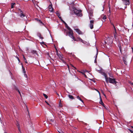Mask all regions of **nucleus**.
Here are the masks:
<instances>
[{
  "instance_id": "obj_1",
  "label": "nucleus",
  "mask_w": 133,
  "mask_h": 133,
  "mask_svg": "<svg viewBox=\"0 0 133 133\" xmlns=\"http://www.w3.org/2000/svg\"><path fill=\"white\" fill-rule=\"evenodd\" d=\"M73 11L74 13L77 15L81 17L82 16V14L81 13V10H77L75 7H74L73 8Z\"/></svg>"
},
{
  "instance_id": "obj_2",
  "label": "nucleus",
  "mask_w": 133,
  "mask_h": 133,
  "mask_svg": "<svg viewBox=\"0 0 133 133\" xmlns=\"http://www.w3.org/2000/svg\"><path fill=\"white\" fill-rule=\"evenodd\" d=\"M67 29L69 30V31L67 32V34H68V36L71 38H74V34L72 30L69 27H68V28H67Z\"/></svg>"
},
{
  "instance_id": "obj_3",
  "label": "nucleus",
  "mask_w": 133,
  "mask_h": 133,
  "mask_svg": "<svg viewBox=\"0 0 133 133\" xmlns=\"http://www.w3.org/2000/svg\"><path fill=\"white\" fill-rule=\"evenodd\" d=\"M108 81L110 83L113 84L115 85H116L117 82L115 80V79L114 78H112L109 77L108 79Z\"/></svg>"
},
{
  "instance_id": "obj_4",
  "label": "nucleus",
  "mask_w": 133,
  "mask_h": 133,
  "mask_svg": "<svg viewBox=\"0 0 133 133\" xmlns=\"http://www.w3.org/2000/svg\"><path fill=\"white\" fill-rule=\"evenodd\" d=\"M94 22V20H91L90 21V23L89 25V26L91 29H92L93 28Z\"/></svg>"
},
{
  "instance_id": "obj_5",
  "label": "nucleus",
  "mask_w": 133,
  "mask_h": 133,
  "mask_svg": "<svg viewBox=\"0 0 133 133\" xmlns=\"http://www.w3.org/2000/svg\"><path fill=\"white\" fill-rule=\"evenodd\" d=\"M19 10L20 12V14H19L20 16L22 18L24 19V18L25 17H26V18L25 15L23 14L22 11L21 10L19 9Z\"/></svg>"
},
{
  "instance_id": "obj_6",
  "label": "nucleus",
  "mask_w": 133,
  "mask_h": 133,
  "mask_svg": "<svg viewBox=\"0 0 133 133\" xmlns=\"http://www.w3.org/2000/svg\"><path fill=\"white\" fill-rule=\"evenodd\" d=\"M123 61L124 63L126 65H127V57L126 56H124L123 57Z\"/></svg>"
},
{
  "instance_id": "obj_7",
  "label": "nucleus",
  "mask_w": 133,
  "mask_h": 133,
  "mask_svg": "<svg viewBox=\"0 0 133 133\" xmlns=\"http://www.w3.org/2000/svg\"><path fill=\"white\" fill-rule=\"evenodd\" d=\"M103 75L105 77L106 82L107 83H108L109 82L108 80V79H109V78H108L107 75L106 74L105 72L103 73Z\"/></svg>"
},
{
  "instance_id": "obj_8",
  "label": "nucleus",
  "mask_w": 133,
  "mask_h": 133,
  "mask_svg": "<svg viewBox=\"0 0 133 133\" xmlns=\"http://www.w3.org/2000/svg\"><path fill=\"white\" fill-rule=\"evenodd\" d=\"M130 1H123V3L125 5H129L130 4Z\"/></svg>"
},
{
  "instance_id": "obj_9",
  "label": "nucleus",
  "mask_w": 133,
  "mask_h": 133,
  "mask_svg": "<svg viewBox=\"0 0 133 133\" xmlns=\"http://www.w3.org/2000/svg\"><path fill=\"white\" fill-rule=\"evenodd\" d=\"M56 49V50L57 51V53H56V55L58 56V57L60 59H62V58H63V57L61 56V54H58V52L57 51V49Z\"/></svg>"
},
{
  "instance_id": "obj_10",
  "label": "nucleus",
  "mask_w": 133,
  "mask_h": 133,
  "mask_svg": "<svg viewBox=\"0 0 133 133\" xmlns=\"http://www.w3.org/2000/svg\"><path fill=\"white\" fill-rule=\"evenodd\" d=\"M100 101H99V103L100 104H101L103 106V107H104V104L103 102V101H102V99L101 98V96H100Z\"/></svg>"
},
{
  "instance_id": "obj_11",
  "label": "nucleus",
  "mask_w": 133,
  "mask_h": 133,
  "mask_svg": "<svg viewBox=\"0 0 133 133\" xmlns=\"http://www.w3.org/2000/svg\"><path fill=\"white\" fill-rule=\"evenodd\" d=\"M76 31L79 34H82V32L80 30L78 29H75Z\"/></svg>"
},
{
  "instance_id": "obj_12",
  "label": "nucleus",
  "mask_w": 133,
  "mask_h": 133,
  "mask_svg": "<svg viewBox=\"0 0 133 133\" xmlns=\"http://www.w3.org/2000/svg\"><path fill=\"white\" fill-rule=\"evenodd\" d=\"M17 123L16 124V125L17 126V128L18 129V130L19 131V132L21 133V131L20 130V126L19 124V123L17 121Z\"/></svg>"
},
{
  "instance_id": "obj_13",
  "label": "nucleus",
  "mask_w": 133,
  "mask_h": 133,
  "mask_svg": "<svg viewBox=\"0 0 133 133\" xmlns=\"http://www.w3.org/2000/svg\"><path fill=\"white\" fill-rule=\"evenodd\" d=\"M49 11H52L53 9V8H52L51 5H49Z\"/></svg>"
},
{
  "instance_id": "obj_14",
  "label": "nucleus",
  "mask_w": 133,
  "mask_h": 133,
  "mask_svg": "<svg viewBox=\"0 0 133 133\" xmlns=\"http://www.w3.org/2000/svg\"><path fill=\"white\" fill-rule=\"evenodd\" d=\"M37 35L40 38H41L42 39H43V37L41 36V35L40 33H38L37 34Z\"/></svg>"
},
{
  "instance_id": "obj_15",
  "label": "nucleus",
  "mask_w": 133,
  "mask_h": 133,
  "mask_svg": "<svg viewBox=\"0 0 133 133\" xmlns=\"http://www.w3.org/2000/svg\"><path fill=\"white\" fill-rule=\"evenodd\" d=\"M65 58L64 57H63V58H62L60 59L62 61V62L65 64H66V62L65 61V59H64Z\"/></svg>"
},
{
  "instance_id": "obj_16",
  "label": "nucleus",
  "mask_w": 133,
  "mask_h": 133,
  "mask_svg": "<svg viewBox=\"0 0 133 133\" xmlns=\"http://www.w3.org/2000/svg\"><path fill=\"white\" fill-rule=\"evenodd\" d=\"M62 22L63 23H64V24H65V26L67 28H68V27H69L68 26V25L66 23V22L65 21H64L63 20L62 21Z\"/></svg>"
},
{
  "instance_id": "obj_17",
  "label": "nucleus",
  "mask_w": 133,
  "mask_h": 133,
  "mask_svg": "<svg viewBox=\"0 0 133 133\" xmlns=\"http://www.w3.org/2000/svg\"><path fill=\"white\" fill-rule=\"evenodd\" d=\"M31 53L33 54H37V51L36 50H32L31 51Z\"/></svg>"
},
{
  "instance_id": "obj_18",
  "label": "nucleus",
  "mask_w": 133,
  "mask_h": 133,
  "mask_svg": "<svg viewBox=\"0 0 133 133\" xmlns=\"http://www.w3.org/2000/svg\"><path fill=\"white\" fill-rule=\"evenodd\" d=\"M70 99H74V97H73V96L70 95H68Z\"/></svg>"
},
{
  "instance_id": "obj_19",
  "label": "nucleus",
  "mask_w": 133,
  "mask_h": 133,
  "mask_svg": "<svg viewBox=\"0 0 133 133\" xmlns=\"http://www.w3.org/2000/svg\"><path fill=\"white\" fill-rule=\"evenodd\" d=\"M77 98L80 101H81V102H82L83 103V101L81 98L80 97H79V96H78L77 97Z\"/></svg>"
},
{
  "instance_id": "obj_20",
  "label": "nucleus",
  "mask_w": 133,
  "mask_h": 133,
  "mask_svg": "<svg viewBox=\"0 0 133 133\" xmlns=\"http://www.w3.org/2000/svg\"><path fill=\"white\" fill-rule=\"evenodd\" d=\"M108 6L109 7V12L111 13V11L110 10V1H109L108 2Z\"/></svg>"
},
{
  "instance_id": "obj_21",
  "label": "nucleus",
  "mask_w": 133,
  "mask_h": 133,
  "mask_svg": "<svg viewBox=\"0 0 133 133\" xmlns=\"http://www.w3.org/2000/svg\"><path fill=\"white\" fill-rule=\"evenodd\" d=\"M15 5V3H12L11 4V8H14Z\"/></svg>"
},
{
  "instance_id": "obj_22",
  "label": "nucleus",
  "mask_w": 133,
  "mask_h": 133,
  "mask_svg": "<svg viewBox=\"0 0 133 133\" xmlns=\"http://www.w3.org/2000/svg\"><path fill=\"white\" fill-rule=\"evenodd\" d=\"M13 89H15L16 91L18 90V88L15 85H14V87H13Z\"/></svg>"
},
{
  "instance_id": "obj_23",
  "label": "nucleus",
  "mask_w": 133,
  "mask_h": 133,
  "mask_svg": "<svg viewBox=\"0 0 133 133\" xmlns=\"http://www.w3.org/2000/svg\"><path fill=\"white\" fill-rule=\"evenodd\" d=\"M56 14L57 15L58 17L60 16V14L59 12H58V11H56Z\"/></svg>"
},
{
  "instance_id": "obj_24",
  "label": "nucleus",
  "mask_w": 133,
  "mask_h": 133,
  "mask_svg": "<svg viewBox=\"0 0 133 133\" xmlns=\"http://www.w3.org/2000/svg\"><path fill=\"white\" fill-rule=\"evenodd\" d=\"M114 30H115V32H114V35L115 34L116 35L117 34V32L116 31V29L115 28V27L114 25Z\"/></svg>"
},
{
  "instance_id": "obj_25",
  "label": "nucleus",
  "mask_w": 133,
  "mask_h": 133,
  "mask_svg": "<svg viewBox=\"0 0 133 133\" xmlns=\"http://www.w3.org/2000/svg\"><path fill=\"white\" fill-rule=\"evenodd\" d=\"M43 95L44 96V97L46 99H47L48 98V96L46 94H43Z\"/></svg>"
},
{
  "instance_id": "obj_26",
  "label": "nucleus",
  "mask_w": 133,
  "mask_h": 133,
  "mask_svg": "<svg viewBox=\"0 0 133 133\" xmlns=\"http://www.w3.org/2000/svg\"><path fill=\"white\" fill-rule=\"evenodd\" d=\"M23 58L24 59V61H25V63H27V60L25 58V57L24 56H23Z\"/></svg>"
},
{
  "instance_id": "obj_27",
  "label": "nucleus",
  "mask_w": 133,
  "mask_h": 133,
  "mask_svg": "<svg viewBox=\"0 0 133 133\" xmlns=\"http://www.w3.org/2000/svg\"><path fill=\"white\" fill-rule=\"evenodd\" d=\"M78 38L79 39V40L82 42H83V40L80 37H78Z\"/></svg>"
},
{
  "instance_id": "obj_28",
  "label": "nucleus",
  "mask_w": 133,
  "mask_h": 133,
  "mask_svg": "<svg viewBox=\"0 0 133 133\" xmlns=\"http://www.w3.org/2000/svg\"><path fill=\"white\" fill-rule=\"evenodd\" d=\"M73 40H74L75 41H78V40H77L76 39L75 37H74V38H72Z\"/></svg>"
},
{
  "instance_id": "obj_29",
  "label": "nucleus",
  "mask_w": 133,
  "mask_h": 133,
  "mask_svg": "<svg viewBox=\"0 0 133 133\" xmlns=\"http://www.w3.org/2000/svg\"><path fill=\"white\" fill-rule=\"evenodd\" d=\"M61 101H60V102H59V105L60 107H62L63 105H62V104L61 102Z\"/></svg>"
},
{
  "instance_id": "obj_30",
  "label": "nucleus",
  "mask_w": 133,
  "mask_h": 133,
  "mask_svg": "<svg viewBox=\"0 0 133 133\" xmlns=\"http://www.w3.org/2000/svg\"><path fill=\"white\" fill-rule=\"evenodd\" d=\"M37 21L39 22V23L42 24H43L42 22L40 20L38 19L37 18Z\"/></svg>"
},
{
  "instance_id": "obj_31",
  "label": "nucleus",
  "mask_w": 133,
  "mask_h": 133,
  "mask_svg": "<svg viewBox=\"0 0 133 133\" xmlns=\"http://www.w3.org/2000/svg\"><path fill=\"white\" fill-rule=\"evenodd\" d=\"M62 21L63 20L62 19V17L61 16H60L58 17Z\"/></svg>"
},
{
  "instance_id": "obj_32",
  "label": "nucleus",
  "mask_w": 133,
  "mask_h": 133,
  "mask_svg": "<svg viewBox=\"0 0 133 133\" xmlns=\"http://www.w3.org/2000/svg\"><path fill=\"white\" fill-rule=\"evenodd\" d=\"M106 18V17L105 16H103V20H105Z\"/></svg>"
},
{
  "instance_id": "obj_33",
  "label": "nucleus",
  "mask_w": 133,
  "mask_h": 133,
  "mask_svg": "<svg viewBox=\"0 0 133 133\" xmlns=\"http://www.w3.org/2000/svg\"><path fill=\"white\" fill-rule=\"evenodd\" d=\"M114 38L115 39H117V36L115 34L114 35Z\"/></svg>"
},
{
  "instance_id": "obj_34",
  "label": "nucleus",
  "mask_w": 133,
  "mask_h": 133,
  "mask_svg": "<svg viewBox=\"0 0 133 133\" xmlns=\"http://www.w3.org/2000/svg\"><path fill=\"white\" fill-rule=\"evenodd\" d=\"M67 66H68V70H69V72H70V69H69V65L67 64Z\"/></svg>"
},
{
  "instance_id": "obj_35",
  "label": "nucleus",
  "mask_w": 133,
  "mask_h": 133,
  "mask_svg": "<svg viewBox=\"0 0 133 133\" xmlns=\"http://www.w3.org/2000/svg\"><path fill=\"white\" fill-rule=\"evenodd\" d=\"M17 91L18 92V93H19V94L21 95V92H20V91H19V90L18 89V90H17Z\"/></svg>"
},
{
  "instance_id": "obj_36",
  "label": "nucleus",
  "mask_w": 133,
  "mask_h": 133,
  "mask_svg": "<svg viewBox=\"0 0 133 133\" xmlns=\"http://www.w3.org/2000/svg\"><path fill=\"white\" fill-rule=\"evenodd\" d=\"M45 102L48 105H50L46 101H45Z\"/></svg>"
},
{
  "instance_id": "obj_37",
  "label": "nucleus",
  "mask_w": 133,
  "mask_h": 133,
  "mask_svg": "<svg viewBox=\"0 0 133 133\" xmlns=\"http://www.w3.org/2000/svg\"><path fill=\"white\" fill-rule=\"evenodd\" d=\"M50 120L51 121V122H54V119H50Z\"/></svg>"
},
{
  "instance_id": "obj_38",
  "label": "nucleus",
  "mask_w": 133,
  "mask_h": 133,
  "mask_svg": "<svg viewBox=\"0 0 133 133\" xmlns=\"http://www.w3.org/2000/svg\"><path fill=\"white\" fill-rule=\"evenodd\" d=\"M129 131H130L131 133L132 132H133V131L132 130H131L130 129H129Z\"/></svg>"
},
{
  "instance_id": "obj_39",
  "label": "nucleus",
  "mask_w": 133,
  "mask_h": 133,
  "mask_svg": "<svg viewBox=\"0 0 133 133\" xmlns=\"http://www.w3.org/2000/svg\"><path fill=\"white\" fill-rule=\"evenodd\" d=\"M97 55H96V58H95V63L96 62V58L97 57Z\"/></svg>"
},
{
  "instance_id": "obj_40",
  "label": "nucleus",
  "mask_w": 133,
  "mask_h": 133,
  "mask_svg": "<svg viewBox=\"0 0 133 133\" xmlns=\"http://www.w3.org/2000/svg\"><path fill=\"white\" fill-rule=\"evenodd\" d=\"M41 43L42 44H45L44 42H42V43Z\"/></svg>"
},
{
  "instance_id": "obj_41",
  "label": "nucleus",
  "mask_w": 133,
  "mask_h": 133,
  "mask_svg": "<svg viewBox=\"0 0 133 133\" xmlns=\"http://www.w3.org/2000/svg\"><path fill=\"white\" fill-rule=\"evenodd\" d=\"M22 68H23V71H24V70H25V68H23V66H22Z\"/></svg>"
},
{
  "instance_id": "obj_42",
  "label": "nucleus",
  "mask_w": 133,
  "mask_h": 133,
  "mask_svg": "<svg viewBox=\"0 0 133 133\" xmlns=\"http://www.w3.org/2000/svg\"><path fill=\"white\" fill-rule=\"evenodd\" d=\"M70 65H71V66L72 67H74V66H73V65L72 64H70Z\"/></svg>"
},
{
  "instance_id": "obj_43",
  "label": "nucleus",
  "mask_w": 133,
  "mask_h": 133,
  "mask_svg": "<svg viewBox=\"0 0 133 133\" xmlns=\"http://www.w3.org/2000/svg\"><path fill=\"white\" fill-rule=\"evenodd\" d=\"M92 11H91L90 12V14L91 13V14L92 13Z\"/></svg>"
},
{
  "instance_id": "obj_44",
  "label": "nucleus",
  "mask_w": 133,
  "mask_h": 133,
  "mask_svg": "<svg viewBox=\"0 0 133 133\" xmlns=\"http://www.w3.org/2000/svg\"><path fill=\"white\" fill-rule=\"evenodd\" d=\"M132 48V52L133 53V47L132 48Z\"/></svg>"
},
{
  "instance_id": "obj_45",
  "label": "nucleus",
  "mask_w": 133,
  "mask_h": 133,
  "mask_svg": "<svg viewBox=\"0 0 133 133\" xmlns=\"http://www.w3.org/2000/svg\"><path fill=\"white\" fill-rule=\"evenodd\" d=\"M73 68H74V69H76V67H74H74H73Z\"/></svg>"
},
{
  "instance_id": "obj_46",
  "label": "nucleus",
  "mask_w": 133,
  "mask_h": 133,
  "mask_svg": "<svg viewBox=\"0 0 133 133\" xmlns=\"http://www.w3.org/2000/svg\"><path fill=\"white\" fill-rule=\"evenodd\" d=\"M111 25H112L114 26V25L112 23H111Z\"/></svg>"
},
{
  "instance_id": "obj_47",
  "label": "nucleus",
  "mask_w": 133,
  "mask_h": 133,
  "mask_svg": "<svg viewBox=\"0 0 133 133\" xmlns=\"http://www.w3.org/2000/svg\"><path fill=\"white\" fill-rule=\"evenodd\" d=\"M57 94V95L58 96H59V94Z\"/></svg>"
},
{
  "instance_id": "obj_48",
  "label": "nucleus",
  "mask_w": 133,
  "mask_h": 133,
  "mask_svg": "<svg viewBox=\"0 0 133 133\" xmlns=\"http://www.w3.org/2000/svg\"><path fill=\"white\" fill-rule=\"evenodd\" d=\"M17 58H18V60L19 61V58H18V57H17Z\"/></svg>"
},
{
  "instance_id": "obj_49",
  "label": "nucleus",
  "mask_w": 133,
  "mask_h": 133,
  "mask_svg": "<svg viewBox=\"0 0 133 133\" xmlns=\"http://www.w3.org/2000/svg\"><path fill=\"white\" fill-rule=\"evenodd\" d=\"M131 127L132 129H133V126H131Z\"/></svg>"
},
{
  "instance_id": "obj_50",
  "label": "nucleus",
  "mask_w": 133,
  "mask_h": 133,
  "mask_svg": "<svg viewBox=\"0 0 133 133\" xmlns=\"http://www.w3.org/2000/svg\"><path fill=\"white\" fill-rule=\"evenodd\" d=\"M97 91L98 92H99V91H98V90H97Z\"/></svg>"
},
{
  "instance_id": "obj_51",
  "label": "nucleus",
  "mask_w": 133,
  "mask_h": 133,
  "mask_svg": "<svg viewBox=\"0 0 133 133\" xmlns=\"http://www.w3.org/2000/svg\"><path fill=\"white\" fill-rule=\"evenodd\" d=\"M58 132L59 133H61V132H60L59 131H58Z\"/></svg>"
},
{
  "instance_id": "obj_52",
  "label": "nucleus",
  "mask_w": 133,
  "mask_h": 133,
  "mask_svg": "<svg viewBox=\"0 0 133 133\" xmlns=\"http://www.w3.org/2000/svg\"><path fill=\"white\" fill-rule=\"evenodd\" d=\"M4 133H7V132H5Z\"/></svg>"
},
{
  "instance_id": "obj_53",
  "label": "nucleus",
  "mask_w": 133,
  "mask_h": 133,
  "mask_svg": "<svg viewBox=\"0 0 133 133\" xmlns=\"http://www.w3.org/2000/svg\"><path fill=\"white\" fill-rule=\"evenodd\" d=\"M56 94H57L58 93H57V92H56Z\"/></svg>"
},
{
  "instance_id": "obj_54",
  "label": "nucleus",
  "mask_w": 133,
  "mask_h": 133,
  "mask_svg": "<svg viewBox=\"0 0 133 133\" xmlns=\"http://www.w3.org/2000/svg\"><path fill=\"white\" fill-rule=\"evenodd\" d=\"M27 109V111H28V112H28V109Z\"/></svg>"
},
{
  "instance_id": "obj_55",
  "label": "nucleus",
  "mask_w": 133,
  "mask_h": 133,
  "mask_svg": "<svg viewBox=\"0 0 133 133\" xmlns=\"http://www.w3.org/2000/svg\"><path fill=\"white\" fill-rule=\"evenodd\" d=\"M85 75V76L86 77V76Z\"/></svg>"
},
{
  "instance_id": "obj_56",
  "label": "nucleus",
  "mask_w": 133,
  "mask_h": 133,
  "mask_svg": "<svg viewBox=\"0 0 133 133\" xmlns=\"http://www.w3.org/2000/svg\"><path fill=\"white\" fill-rule=\"evenodd\" d=\"M127 8V6L125 7V8Z\"/></svg>"
},
{
  "instance_id": "obj_57",
  "label": "nucleus",
  "mask_w": 133,
  "mask_h": 133,
  "mask_svg": "<svg viewBox=\"0 0 133 133\" xmlns=\"http://www.w3.org/2000/svg\"><path fill=\"white\" fill-rule=\"evenodd\" d=\"M89 19H90V17H89Z\"/></svg>"
},
{
  "instance_id": "obj_58",
  "label": "nucleus",
  "mask_w": 133,
  "mask_h": 133,
  "mask_svg": "<svg viewBox=\"0 0 133 133\" xmlns=\"http://www.w3.org/2000/svg\"><path fill=\"white\" fill-rule=\"evenodd\" d=\"M32 1L33 2H33V0H32Z\"/></svg>"
},
{
  "instance_id": "obj_59",
  "label": "nucleus",
  "mask_w": 133,
  "mask_h": 133,
  "mask_svg": "<svg viewBox=\"0 0 133 133\" xmlns=\"http://www.w3.org/2000/svg\"><path fill=\"white\" fill-rule=\"evenodd\" d=\"M24 72L25 73V71H24Z\"/></svg>"
},
{
  "instance_id": "obj_60",
  "label": "nucleus",
  "mask_w": 133,
  "mask_h": 133,
  "mask_svg": "<svg viewBox=\"0 0 133 133\" xmlns=\"http://www.w3.org/2000/svg\"><path fill=\"white\" fill-rule=\"evenodd\" d=\"M131 133H133V132H132Z\"/></svg>"
}]
</instances>
